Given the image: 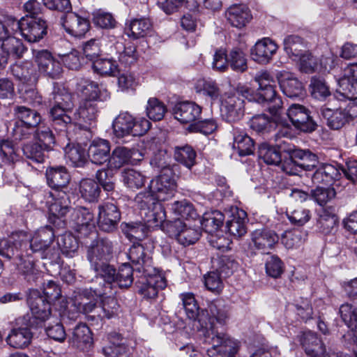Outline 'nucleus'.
I'll list each match as a JSON object with an SVG mask.
<instances>
[{
  "mask_svg": "<svg viewBox=\"0 0 357 357\" xmlns=\"http://www.w3.org/2000/svg\"><path fill=\"white\" fill-rule=\"evenodd\" d=\"M229 319V307L222 299L208 301L207 307L201 310L199 325L204 331V342L210 345L207 349L209 357H234L238 344L227 335L215 329V323L225 325Z\"/></svg>",
  "mask_w": 357,
  "mask_h": 357,
  "instance_id": "nucleus-1",
  "label": "nucleus"
},
{
  "mask_svg": "<svg viewBox=\"0 0 357 357\" xmlns=\"http://www.w3.org/2000/svg\"><path fill=\"white\" fill-rule=\"evenodd\" d=\"M151 126L150 121L145 118L136 119L127 112H121L112 123L114 133L118 138L128 135L142 136Z\"/></svg>",
  "mask_w": 357,
  "mask_h": 357,
  "instance_id": "nucleus-2",
  "label": "nucleus"
},
{
  "mask_svg": "<svg viewBox=\"0 0 357 357\" xmlns=\"http://www.w3.org/2000/svg\"><path fill=\"white\" fill-rule=\"evenodd\" d=\"M163 227L169 236L174 237L184 246L195 243L201 236L198 227L188 225L181 218L167 221Z\"/></svg>",
  "mask_w": 357,
  "mask_h": 357,
  "instance_id": "nucleus-3",
  "label": "nucleus"
},
{
  "mask_svg": "<svg viewBox=\"0 0 357 357\" xmlns=\"http://www.w3.org/2000/svg\"><path fill=\"white\" fill-rule=\"evenodd\" d=\"M16 236L20 242L26 243L20 248H25L26 256L30 257L33 253L46 250L53 242L54 234L52 227L47 226L39 229L29 241L24 232L17 233Z\"/></svg>",
  "mask_w": 357,
  "mask_h": 357,
  "instance_id": "nucleus-4",
  "label": "nucleus"
},
{
  "mask_svg": "<svg viewBox=\"0 0 357 357\" xmlns=\"http://www.w3.org/2000/svg\"><path fill=\"white\" fill-rule=\"evenodd\" d=\"M95 238L86 245V259L89 266L110 261L113 257L114 245L107 238H101L93 234Z\"/></svg>",
  "mask_w": 357,
  "mask_h": 357,
  "instance_id": "nucleus-5",
  "label": "nucleus"
},
{
  "mask_svg": "<svg viewBox=\"0 0 357 357\" xmlns=\"http://www.w3.org/2000/svg\"><path fill=\"white\" fill-rule=\"evenodd\" d=\"M286 114L292 126L298 130L312 132L317 128V123L311 116V112L305 106L293 103L287 109Z\"/></svg>",
  "mask_w": 357,
  "mask_h": 357,
  "instance_id": "nucleus-6",
  "label": "nucleus"
},
{
  "mask_svg": "<svg viewBox=\"0 0 357 357\" xmlns=\"http://www.w3.org/2000/svg\"><path fill=\"white\" fill-rule=\"evenodd\" d=\"M60 24L66 33L75 38L84 36L90 28L87 18L72 11H67L61 16Z\"/></svg>",
  "mask_w": 357,
  "mask_h": 357,
  "instance_id": "nucleus-7",
  "label": "nucleus"
},
{
  "mask_svg": "<svg viewBox=\"0 0 357 357\" xmlns=\"http://www.w3.org/2000/svg\"><path fill=\"white\" fill-rule=\"evenodd\" d=\"M356 109H357L356 105L335 110L323 107L320 109L319 115L326 121L328 127L333 130H339L354 119V114L351 112Z\"/></svg>",
  "mask_w": 357,
  "mask_h": 357,
  "instance_id": "nucleus-8",
  "label": "nucleus"
},
{
  "mask_svg": "<svg viewBox=\"0 0 357 357\" xmlns=\"http://www.w3.org/2000/svg\"><path fill=\"white\" fill-rule=\"evenodd\" d=\"M138 293L146 299H154L157 297L158 291L167 286L165 278L160 275L143 274L136 283Z\"/></svg>",
  "mask_w": 357,
  "mask_h": 357,
  "instance_id": "nucleus-9",
  "label": "nucleus"
},
{
  "mask_svg": "<svg viewBox=\"0 0 357 357\" xmlns=\"http://www.w3.org/2000/svg\"><path fill=\"white\" fill-rule=\"evenodd\" d=\"M90 268L95 273L96 278H100L104 282L101 289H94L95 294L100 296L112 294L116 274L115 267L109 264V261H107L93 265Z\"/></svg>",
  "mask_w": 357,
  "mask_h": 357,
  "instance_id": "nucleus-10",
  "label": "nucleus"
},
{
  "mask_svg": "<svg viewBox=\"0 0 357 357\" xmlns=\"http://www.w3.org/2000/svg\"><path fill=\"white\" fill-rule=\"evenodd\" d=\"M277 79L283 93L290 98H303L305 90L303 84L291 73L286 70L277 73Z\"/></svg>",
  "mask_w": 357,
  "mask_h": 357,
  "instance_id": "nucleus-11",
  "label": "nucleus"
},
{
  "mask_svg": "<svg viewBox=\"0 0 357 357\" xmlns=\"http://www.w3.org/2000/svg\"><path fill=\"white\" fill-rule=\"evenodd\" d=\"M27 303L31 311L33 318L43 323L48 319L51 315V302H49L38 289L29 290Z\"/></svg>",
  "mask_w": 357,
  "mask_h": 357,
  "instance_id": "nucleus-12",
  "label": "nucleus"
},
{
  "mask_svg": "<svg viewBox=\"0 0 357 357\" xmlns=\"http://www.w3.org/2000/svg\"><path fill=\"white\" fill-rule=\"evenodd\" d=\"M223 118L229 123L237 122L244 116L245 100L238 93L227 96L222 103Z\"/></svg>",
  "mask_w": 357,
  "mask_h": 357,
  "instance_id": "nucleus-13",
  "label": "nucleus"
},
{
  "mask_svg": "<svg viewBox=\"0 0 357 357\" xmlns=\"http://www.w3.org/2000/svg\"><path fill=\"white\" fill-rule=\"evenodd\" d=\"M21 35L29 43H36L47 33V22L43 17H22Z\"/></svg>",
  "mask_w": 357,
  "mask_h": 357,
  "instance_id": "nucleus-14",
  "label": "nucleus"
},
{
  "mask_svg": "<svg viewBox=\"0 0 357 357\" xmlns=\"http://www.w3.org/2000/svg\"><path fill=\"white\" fill-rule=\"evenodd\" d=\"M128 257L135 270L143 274L148 273L152 266L151 253L142 243H134L128 250Z\"/></svg>",
  "mask_w": 357,
  "mask_h": 357,
  "instance_id": "nucleus-15",
  "label": "nucleus"
},
{
  "mask_svg": "<svg viewBox=\"0 0 357 357\" xmlns=\"http://www.w3.org/2000/svg\"><path fill=\"white\" fill-rule=\"evenodd\" d=\"M149 189L158 202H165L174 195L176 183L167 175L162 174L151 181Z\"/></svg>",
  "mask_w": 357,
  "mask_h": 357,
  "instance_id": "nucleus-16",
  "label": "nucleus"
},
{
  "mask_svg": "<svg viewBox=\"0 0 357 357\" xmlns=\"http://www.w3.org/2000/svg\"><path fill=\"white\" fill-rule=\"evenodd\" d=\"M120 219L121 213L114 204L105 203L98 206V224L100 230L112 232L117 228Z\"/></svg>",
  "mask_w": 357,
  "mask_h": 357,
  "instance_id": "nucleus-17",
  "label": "nucleus"
},
{
  "mask_svg": "<svg viewBox=\"0 0 357 357\" xmlns=\"http://www.w3.org/2000/svg\"><path fill=\"white\" fill-rule=\"evenodd\" d=\"M46 205L49 213L54 217L63 218L72 211L70 199L66 191L49 192Z\"/></svg>",
  "mask_w": 357,
  "mask_h": 357,
  "instance_id": "nucleus-18",
  "label": "nucleus"
},
{
  "mask_svg": "<svg viewBox=\"0 0 357 357\" xmlns=\"http://www.w3.org/2000/svg\"><path fill=\"white\" fill-rule=\"evenodd\" d=\"M254 79L259 85L257 93V101L259 103L268 102L278 97L275 87L271 84L274 81L268 72L261 71L257 73Z\"/></svg>",
  "mask_w": 357,
  "mask_h": 357,
  "instance_id": "nucleus-19",
  "label": "nucleus"
},
{
  "mask_svg": "<svg viewBox=\"0 0 357 357\" xmlns=\"http://www.w3.org/2000/svg\"><path fill=\"white\" fill-rule=\"evenodd\" d=\"M202 107L195 102H178L173 108L174 118L181 123H193L199 119Z\"/></svg>",
  "mask_w": 357,
  "mask_h": 357,
  "instance_id": "nucleus-20",
  "label": "nucleus"
},
{
  "mask_svg": "<svg viewBox=\"0 0 357 357\" xmlns=\"http://www.w3.org/2000/svg\"><path fill=\"white\" fill-rule=\"evenodd\" d=\"M77 90L84 96V100H90L97 102H103L109 98V92L105 89H100L99 84L92 80L81 78L77 82Z\"/></svg>",
  "mask_w": 357,
  "mask_h": 357,
  "instance_id": "nucleus-21",
  "label": "nucleus"
},
{
  "mask_svg": "<svg viewBox=\"0 0 357 357\" xmlns=\"http://www.w3.org/2000/svg\"><path fill=\"white\" fill-rule=\"evenodd\" d=\"M111 144L107 139H96L93 140L89 148L87 156L93 164L102 165L108 162L110 157Z\"/></svg>",
  "mask_w": 357,
  "mask_h": 357,
  "instance_id": "nucleus-22",
  "label": "nucleus"
},
{
  "mask_svg": "<svg viewBox=\"0 0 357 357\" xmlns=\"http://www.w3.org/2000/svg\"><path fill=\"white\" fill-rule=\"evenodd\" d=\"M228 23L237 29L245 27L252 20L249 8L245 4H234L227 8L225 13Z\"/></svg>",
  "mask_w": 357,
  "mask_h": 357,
  "instance_id": "nucleus-23",
  "label": "nucleus"
},
{
  "mask_svg": "<svg viewBox=\"0 0 357 357\" xmlns=\"http://www.w3.org/2000/svg\"><path fill=\"white\" fill-rule=\"evenodd\" d=\"M276 43L268 38H263L256 43L251 50V56L254 61L261 64H266L272 59L278 50Z\"/></svg>",
  "mask_w": 357,
  "mask_h": 357,
  "instance_id": "nucleus-24",
  "label": "nucleus"
},
{
  "mask_svg": "<svg viewBox=\"0 0 357 357\" xmlns=\"http://www.w3.org/2000/svg\"><path fill=\"white\" fill-rule=\"evenodd\" d=\"M278 241V234L266 228L257 229L251 233V241L255 248L264 252L272 249Z\"/></svg>",
  "mask_w": 357,
  "mask_h": 357,
  "instance_id": "nucleus-25",
  "label": "nucleus"
},
{
  "mask_svg": "<svg viewBox=\"0 0 357 357\" xmlns=\"http://www.w3.org/2000/svg\"><path fill=\"white\" fill-rule=\"evenodd\" d=\"M100 297L94 293V289L75 291L72 297L73 305L77 311L83 314L91 312L96 307V297Z\"/></svg>",
  "mask_w": 357,
  "mask_h": 357,
  "instance_id": "nucleus-26",
  "label": "nucleus"
},
{
  "mask_svg": "<svg viewBox=\"0 0 357 357\" xmlns=\"http://www.w3.org/2000/svg\"><path fill=\"white\" fill-rule=\"evenodd\" d=\"M47 183L55 191H66L70 177L64 167H50L46 170Z\"/></svg>",
  "mask_w": 357,
  "mask_h": 357,
  "instance_id": "nucleus-27",
  "label": "nucleus"
},
{
  "mask_svg": "<svg viewBox=\"0 0 357 357\" xmlns=\"http://www.w3.org/2000/svg\"><path fill=\"white\" fill-rule=\"evenodd\" d=\"M312 175V181L315 185H331L340 176V171L330 164H319Z\"/></svg>",
  "mask_w": 357,
  "mask_h": 357,
  "instance_id": "nucleus-28",
  "label": "nucleus"
},
{
  "mask_svg": "<svg viewBox=\"0 0 357 357\" xmlns=\"http://www.w3.org/2000/svg\"><path fill=\"white\" fill-rule=\"evenodd\" d=\"M14 258L16 260L15 264L17 269L24 279L30 284L36 282L41 273L36 268L33 261L23 253L18 254L17 252Z\"/></svg>",
  "mask_w": 357,
  "mask_h": 357,
  "instance_id": "nucleus-29",
  "label": "nucleus"
},
{
  "mask_svg": "<svg viewBox=\"0 0 357 357\" xmlns=\"http://www.w3.org/2000/svg\"><path fill=\"white\" fill-rule=\"evenodd\" d=\"M136 154H139L142 156L141 153H139L137 149H129L123 146H117L113 150L112 153H110L107 165L109 169L117 170L123 165L130 162L131 160Z\"/></svg>",
  "mask_w": 357,
  "mask_h": 357,
  "instance_id": "nucleus-30",
  "label": "nucleus"
},
{
  "mask_svg": "<svg viewBox=\"0 0 357 357\" xmlns=\"http://www.w3.org/2000/svg\"><path fill=\"white\" fill-rule=\"evenodd\" d=\"M98 112L97 102L90 100H83L75 113V120L79 124L86 123L91 126L96 122Z\"/></svg>",
  "mask_w": 357,
  "mask_h": 357,
  "instance_id": "nucleus-31",
  "label": "nucleus"
},
{
  "mask_svg": "<svg viewBox=\"0 0 357 357\" xmlns=\"http://www.w3.org/2000/svg\"><path fill=\"white\" fill-rule=\"evenodd\" d=\"M301 343L307 355L311 357H321L325 354L326 349L322 341L314 332L304 333Z\"/></svg>",
  "mask_w": 357,
  "mask_h": 357,
  "instance_id": "nucleus-32",
  "label": "nucleus"
},
{
  "mask_svg": "<svg viewBox=\"0 0 357 357\" xmlns=\"http://www.w3.org/2000/svg\"><path fill=\"white\" fill-rule=\"evenodd\" d=\"M33 333L28 327L13 328L6 337L7 343L12 347L23 349L28 347L32 340Z\"/></svg>",
  "mask_w": 357,
  "mask_h": 357,
  "instance_id": "nucleus-33",
  "label": "nucleus"
},
{
  "mask_svg": "<svg viewBox=\"0 0 357 357\" xmlns=\"http://www.w3.org/2000/svg\"><path fill=\"white\" fill-rule=\"evenodd\" d=\"M245 217L244 211L236 210L232 213L231 218L227 220V231L234 237L238 238L246 234Z\"/></svg>",
  "mask_w": 357,
  "mask_h": 357,
  "instance_id": "nucleus-34",
  "label": "nucleus"
},
{
  "mask_svg": "<svg viewBox=\"0 0 357 357\" xmlns=\"http://www.w3.org/2000/svg\"><path fill=\"white\" fill-rule=\"evenodd\" d=\"M13 112L20 123L30 127H37L41 123L42 117L40 114L37 111L25 106H15Z\"/></svg>",
  "mask_w": 357,
  "mask_h": 357,
  "instance_id": "nucleus-35",
  "label": "nucleus"
},
{
  "mask_svg": "<svg viewBox=\"0 0 357 357\" xmlns=\"http://www.w3.org/2000/svg\"><path fill=\"white\" fill-rule=\"evenodd\" d=\"M293 158L297 159L301 172L314 170L319 164L317 156L309 150L294 149Z\"/></svg>",
  "mask_w": 357,
  "mask_h": 357,
  "instance_id": "nucleus-36",
  "label": "nucleus"
},
{
  "mask_svg": "<svg viewBox=\"0 0 357 357\" xmlns=\"http://www.w3.org/2000/svg\"><path fill=\"white\" fill-rule=\"evenodd\" d=\"M225 215L220 211H211L204 214L200 223L206 232L213 234L222 226Z\"/></svg>",
  "mask_w": 357,
  "mask_h": 357,
  "instance_id": "nucleus-37",
  "label": "nucleus"
},
{
  "mask_svg": "<svg viewBox=\"0 0 357 357\" xmlns=\"http://www.w3.org/2000/svg\"><path fill=\"white\" fill-rule=\"evenodd\" d=\"M233 147L237 149L239 155H248L253 153L255 142L246 133L236 131L234 133Z\"/></svg>",
  "mask_w": 357,
  "mask_h": 357,
  "instance_id": "nucleus-38",
  "label": "nucleus"
},
{
  "mask_svg": "<svg viewBox=\"0 0 357 357\" xmlns=\"http://www.w3.org/2000/svg\"><path fill=\"white\" fill-rule=\"evenodd\" d=\"M151 23L149 19H134L126 28V33L129 37L139 38L146 36L151 29Z\"/></svg>",
  "mask_w": 357,
  "mask_h": 357,
  "instance_id": "nucleus-39",
  "label": "nucleus"
},
{
  "mask_svg": "<svg viewBox=\"0 0 357 357\" xmlns=\"http://www.w3.org/2000/svg\"><path fill=\"white\" fill-rule=\"evenodd\" d=\"M123 233L130 240L142 241L149 233V226L140 222H123L121 225Z\"/></svg>",
  "mask_w": 357,
  "mask_h": 357,
  "instance_id": "nucleus-40",
  "label": "nucleus"
},
{
  "mask_svg": "<svg viewBox=\"0 0 357 357\" xmlns=\"http://www.w3.org/2000/svg\"><path fill=\"white\" fill-rule=\"evenodd\" d=\"M196 156L195 151L190 146L185 145L174 148V158L188 169H191L195 165Z\"/></svg>",
  "mask_w": 357,
  "mask_h": 357,
  "instance_id": "nucleus-41",
  "label": "nucleus"
},
{
  "mask_svg": "<svg viewBox=\"0 0 357 357\" xmlns=\"http://www.w3.org/2000/svg\"><path fill=\"white\" fill-rule=\"evenodd\" d=\"M250 127L258 133H268L275 129L277 123L266 114H256L250 120Z\"/></svg>",
  "mask_w": 357,
  "mask_h": 357,
  "instance_id": "nucleus-42",
  "label": "nucleus"
},
{
  "mask_svg": "<svg viewBox=\"0 0 357 357\" xmlns=\"http://www.w3.org/2000/svg\"><path fill=\"white\" fill-rule=\"evenodd\" d=\"M283 45L286 53L291 56H294L295 59L307 48V43L296 35H289L284 38Z\"/></svg>",
  "mask_w": 357,
  "mask_h": 357,
  "instance_id": "nucleus-43",
  "label": "nucleus"
},
{
  "mask_svg": "<svg viewBox=\"0 0 357 357\" xmlns=\"http://www.w3.org/2000/svg\"><path fill=\"white\" fill-rule=\"evenodd\" d=\"M72 109H64L60 107H52L50 112V117L56 129L63 130L71 126L73 119L70 116Z\"/></svg>",
  "mask_w": 357,
  "mask_h": 357,
  "instance_id": "nucleus-44",
  "label": "nucleus"
},
{
  "mask_svg": "<svg viewBox=\"0 0 357 357\" xmlns=\"http://www.w3.org/2000/svg\"><path fill=\"white\" fill-rule=\"evenodd\" d=\"M171 210L181 218H185L187 220H195L199 218L196 209L192 204L184 199L182 201L174 202L171 204Z\"/></svg>",
  "mask_w": 357,
  "mask_h": 357,
  "instance_id": "nucleus-45",
  "label": "nucleus"
},
{
  "mask_svg": "<svg viewBox=\"0 0 357 357\" xmlns=\"http://www.w3.org/2000/svg\"><path fill=\"white\" fill-rule=\"evenodd\" d=\"M135 268L128 263H124L116 271L114 284L121 289L130 287L133 282V271Z\"/></svg>",
  "mask_w": 357,
  "mask_h": 357,
  "instance_id": "nucleus-46",
  "label": "nucleus"
},
{
  "mask_svg": "<svg viewBox=\"0 0 357 357\" xmlns=\"http://www.w3.org/2000/svg\"><path fill=\"white\" fill-rule=\"evenodd\" d=\"M99 184L93 179H82L79 183V192L81 196L89 202L98 199L100 193Z\"/></svg>",
  "mask_w": 357,
  "mask_h": 357,
  "instance_id": "nucleus-47",
  "label": "nucleus"
},
{
  "mask_svg": "<svg viewBox=\"0 0 357 357\" xmlns=\"http://www.w3.org/2000/svg\"><path fill=\"white\" fill-rule=\"evenodd\" d=\"M24 155L36 163H43L45 162L46 155V149L38 142L27 143L22 146Z\"/></svg>",
  "mask_w": 357,
  "mask_h": 357,
  "instance_id": "nucleus-48",
  "label": "nucleus"
},
{
  "mask_svg": "<svg viewBox=\"0 0 357 357\" xmlns=\"http://www.w3.org/2000/svg\"><path fill=\"white\" fill-rule=\"evenodd\" d=\"M259 158L268 165H278L282 162L280 151L267 144H262L258 149Z\"/></svg>",
  "mask_w": 357,
  "mask_h": 357,
  "instance_id": "nucleus-49",
  "label": "nucleus"
},
{
  "mask_svg": "<svg viewBox=\"0 0 357 357\" xmlns=\"http://www.w3.org/2000/svg\"><path fill=\"white\" fill-rule=\"evenodd\" d=\"M93 213L85 207H77L72 209L71 220L79 227H93Z\"/></svg>",
  "mask_w": 357,
  "mask_h": 357,
  "instance_id": "nucleus-50",
  "label": "nucleus"
},
{
  "mask_svg": "<svg viewBox=\"0 0 357 357\" xmlns=\"http://www.w3.org/2000/svg\"><path fill=\"white\" fill-rule=\"evenodd\" d=\"M50 98L52 107H60L64 109H72L74 104L70 93L59 88L54 87Z\"/></svg>",
  "mask_w": 357,
  "mask_h": 357,
  "instance_id": "nucleus-51",
  "label": "nucleus"
},
{
  "mask_svg": "<svg viewBox=\"0 0 357 357\" xmlns=\"http://www.w3.org/2000/svg\"><path fill=\"white\" fill-rule=\"evenodd\" d=\"M342 319L351 330L357 329V303L352 304L344 303L340 307L339 310Z\"/></svg>",
  "mask_w": 357,
  "mask_h": 357,
  "instance_id": "nucleus-52",
  "label": "nucleus"
},
{
  "mask_svg": "<svg viewBox=\"0 0 357 357\" xmlns=\"http://www.w3.org/2000/svg\"><path fill=\"white\" fill-rule=\"evenodd\" d=\"M338 218L335 213V208L334 206H328L323 208L321 211L318 224L322 231L328 233L337 224Z\"/></svg>",
  "mask_w": 357,
  "mask_h": 357,
  "instance_id": "nucleus-53",
  "label": "nucleus"
},
{
  "mask_svg": "<svg viewBox=\"0 0 357 357\" xmlns=\"http://www.w3.org/2000/svg\"><path fill=\"white\" fill-rule=\"evenodd\" d=\"M71 342L77 347H81L83 344L92 343L91 332L85 324L77 325L70 337Z\"/></svg>",
  "mask_w": 357,
  "mask_h": 357,
  "instance_id": "nucleus-54",
  "label": "nucleus"
},
{
  "mask_svg": "<svg viewBox=\"0 0 357 357\" xmlns=\"http://www.w3.org/2000/svg\"><path fill=\"white\" fill-rule=\"evenodd\" d=\"M228 59L229 65L233 70L243 73L247 70V59L242 49L233 48L228 54Z\"/></svg>",
  "mask_w": 357,
  "mask_h": 357,
  "instance_id": "nucleus-55",
  "label": "nucleus"
},
{
  "mask_svg": "<svg viewBox=\"0 0 357 357\" xmlns=\"http://www.w3.org/2000/svg\"><path fill=\"white\" fill-rule=\"evenodd\" d=\"M1 45L3 50L8 54V57L13 56L15 58H20L26 50L21 40L15 38L8 36L3 39Z\"/></svg>",
  "mask_w": 357,
  "mask_h": 357,
  "instance_id": "nucleus-56",
  "label": "nucleus"
},
{
  "mask_svg": "<svg viewBox=\"0 0 357 357\" xmlns=\"http://www.w3.org/2000/svg\"><path fill=\"white\" fill-rule=\"evenodd\" d=\"M167 108L165 104L156 98H151L148 100L146 107L147 116L153 121H160L165 116Z\"/></svg>",
  "mask_w": 357,
  "mask_h": 357,
  "instance_id": "nucleus-57",
  "label": "nucleus"
},
{
  "mask_svg": "<svg viewBox=\"0 0 357 357\" xmlns=\"http://www.w3.org/2000/svg\"><path fill=\"white\" fill-rule=\"evenodd\" d=\"M93 70L101 75L114 76L118 71V65L112 59H98L92 63Z\"/></svg>",
  "mask_w": 357,
  "mask_h": 357,
  "instance_id": "nucleus-58",
  "label": "nucleus"
},
{
  "mask_svg": "<svg viewBox=\"0 0 357 357\" xmlns=\"http://www.w3.org/2000/svg\"><path fill=\"white\" fill-rule=\"evenodd\" d=\"M13 241L6 238H0V255L8 259L15 257L18 252L19 248L26 245V243H22L18 241L16 234L13 236Z\"/></svg>",
  "mask_w": 357,
  "mask_h": 357,
  "instance_id": "nucleus-59",
  "label": "nucleus"
},
{
  "mask_svg": "<svg viewBox=\"0 0 357 357\" xmlns=\"http://www.w3.org/2000/svg\"><path fill=\"white\" fill-rule=\"evenodd\" d=\"M13 76L23 83L31 82L34 78L35 70L29 63H15L10 67Z\"/></svg>",
  "mask_w": 357,
  "mask_h": 357,
  "instance_id": "nucleus-60",
  "label": "nucleus"
},
{
  "mask_svg": "<svg viewBox=\"0 0 357 357\" xmlns=\"http://www.w3.org/2000/svg\"><path fill=\"white\" fill-rule=\"evenodd\" d=\"M123 181L130 188L139 189L144 186L146 178L140 172L132 169H126L122 172Z\"/></svg>",
  "mask_w": 357,
  "mask_h": 357,
  "instance_id": "nucleus-61",
  "label": "nucleus"
},
{
  "mask_svg": "<svg viewBox=\"0 0 357 357\" xmlns=\"http://www.w3.org/2000/svg\"><path fill=\"white\" fill-rule=\"evenodd\" d=\"M34 139L44 146L47 151H51L55 144V137L52 130L47 126H41L40 123L37 126Z\"/></svg>",
  "mask_w": 357,
  "mask_h": 357,
  "instance_id": "nucleus-62",
  "label": "nucleus"
},
{
  "mask_svg": "<svg viewBox=\"0 0 357 357\" xmlns=\"http://www.w3.org/2000/svg\"><path fill=\"white\" fill-rule=\"evenodd\" d=\"M266 274L273 278H279L284 271V264L276 255L268 257L265 263Z\"/></svg>",
  "mask_w": 357,
  "mask_h": 357,
  "instance_id": "nucleus-63",
  "label": "nucleus"
},
{
  "mask_svg": "<svg viewBox=\"0 0 357 357\" xmlns=\"http://www.w3.org/2000/svg\"><path fill=\"white\" fill-rule=\"evenodd\" d=\"M66 156L75 167H84L89 162L84 149L79 146L68 147L66 150Z\"/></svg>",
  "mask_w": 357,
  "mask_h": 357,
  "instance_id": "nucleus-64",
  "label": "nucleus"
}]
</instances>
